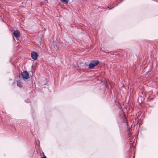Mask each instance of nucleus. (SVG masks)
<instances>
[{"mask_svg":"<svg viewBox=\"0 0 158 158\" xmlns=\"http://www.w3.org/2000/svg\"><path fill=\"white\" fill-rule=\"evenodd\" d=\"M121 114H122V115L121 116V118H123V119H126V115L124 114V113L123 112V111H121Z\"/></svg>","mask_w":158,"mask_h":158,"instance_id":"423d86ee","label":"nucleus"},{"mask_svg":"<svg viewBox=\"0 0 158 158\" xmlns=\"http://www.w3.org/2000/svg\"><path fill=\"white\" fill-rule=\"evenodd\" d=\"M127 126L128 128V131H130V127L128 126L127 123Z\"/></svg>","mask_w":158,"mask_h":158,"instance_id":"6e6552de","label":"nucleus"},{"mask_svg":"<svg viewBox=\"0 0 158 158\" xmlns=\"http://www.w3.org/2000/svg\"><path fill=\"white\" fill-rule=\"evenodd\" d=\"M42 158H47L46 156H45L44 157H42Z\"/></svg>","mask_w":158,"mask_h":158,"instance_id":"9d476101","label":"nucleus"},{"mask_svg":"<svg viewBox=\"0 0 158 158\" xmlns=\"http://www.w3.org/2000/svg\"><path fill=\"white\" fill-rule=\"evenodd\" d=\"M13 34L14 36H15L16 38L19 37L20 35L19 31L18 30H16L15 31H14L13 33Z\"/></svg>","mask_w":158,"mask_h":158,"instance_id":"20e7f679","label":"nucleus"},{"mask_svg":"<svg viewBox=\"0 0 158 158\" xmlns=\"http://www.w3.org/2000/svg\"><path fill=\"white\" fill-rule=\"evenodd\" d=\"M60 1L63 3L67 4L68 3L67 0H60Z\"/></svg>","mask_w":158,"mask_h":158,"instance_id":"0eeeda50","label":"nucleus"},{"mask_svg":"<svg viewBox=\"0 0 158 158\" xmlns=\"http://www.w3.org/2000/svg\"><path fill=\"white\" fill-rule=\"evenodd\" d=\"M17 85L19 88H22L23 87L22 83L20 80L18 81Z\"/></svg>","mask_w":158,"mask_h":158,"instance_id":"39448f33","label":"nucleus"},{"mask_svg":"<svg viewBox=\"0 0 158 158\" xmlns=\"http://www.w3.org/2000/svg\"><path fill=\"white\" fill-rule=\"evenodd\" d=\"M38 55L35 52H33L31 53V57L34 60H36L37 59Z\"/></svg>","mask_w":158,"mask_h":158,"instance_id":"7ed1b4c3","label":"nucleus"},{"mask_svg":"<svg viewBox=\"0 0 158 158\" xmlns=\"http://www.w3.org/2000/svg\"><path fill=\"white\" fill-rule=\"evenodd\" d=\"M100 63L98 60H93L89 65V68L90 69H92L98 65Z\"/></svg>","mask_w":158,"mask_h":158,"instance_id":"f257e3e1","label":"nucleus"},{"mask_svg":"<svg viewBox=\"0 0 158 158\" xmlns=\"http://www.w3.org/2000/svg\"><path fill=\"white\" fill-rule=\"evenodd\" d=\"M114 8V7H113L112 8H110V7H108V8L109 9H110V10L112 8Z\"/></svg>","mask_w":158,"mask_h":158,"instance_id":"1a4fd4ad","label":"nucleus"},{"mask_svg":"<svg viewBox=\"0 0 158 158\" xmlns=\"http://www.w3.org/2000/svg\"><path fill=\"white\" fill-rule=\"evenodd\" d=\"M21 75L23 80H27L30 77L27 71H24L22 72Z\"/></svg>","mask_w":158,"mask_h":158,"instance_id":"f03ea898","label":"nucleus"}]
</instances>
